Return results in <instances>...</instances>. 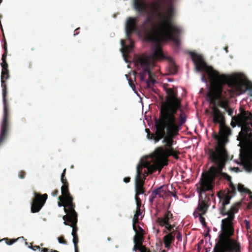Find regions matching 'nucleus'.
<instances>
[{
  "label": "nucleus",
  "mask_w": 252,
  "mask_h": 252,
  "mask_svg": "<svg viewBox=\"0 0 252 252\" xmlns=\"http://www.w3.org/2000/svg\"><path fill=\"white\" fill-rule=\"evenodd\" d=\"M174 0H155L151 4L153 11L156 13L158 20L156 27L152 18L147 16L144 21L137 26V17H128L126 24V31L129 45H126L123 40L121 41L122 49L126 62V54H128L133 47L134 42L131 39V34L135 32L144 37L147 41L155 42L158 44L150 57L158 60L163 56L159 44L162 42L172 41L177 45L180 44L179 36L182 32L181 28L173 22L176 15L174 4ZM134 9L139 15L148 12V4L144 0H134ZM148 56V55H147Z\"/></svg>",
  "instance_id": "obj_1"
},
{
  "label": "nucleus",
  "mask_w": 252,
  "mask_h": 252,
  "mask_svg": "<svg viewBox=\"0 0 252 252\" xmlns=\"http://www.w3.org/2000/svg\"><path fill=\"white\" fill-rule=\"evenodd\" d=\"M181 109V100L174 103L172 105L160 111V126L166 128V135L163 139L162 143L164 146H160L156 149L157 161L156 164L151 167V172L158 169H160L164 165L167 164L168 158L172 157L175 159L179 158L181 153L178 150L174 149V138L179 134L181 126L186 121V115L181 112L179 121L176 117L178 110Z\"/></svg>",
  "instance_id": "obj_2"
},
{
  "label": "nucleus",
  "mask_w": 252,
  "mask_h": 252,
  "mask_svg": "<svg viewBox=\"0 0 252 252\" xmlns=\"http://www.w3.org/2000/svg\"><path fill=\"white\" fill-rule=\"evenodd\" d=\"M190 55L197 71L204 72L208 76L212 77L217 83L221 86L223 83H227V85L231 88L232 92L237 95L244 94L247 90H249L250 92V95L252 96L251 82L245 81L238 74L230 76L221 74L212 66H208L201 55L190 52Z\"/></svg>",
  "instance_id": "obj_3"
},
{
  "label": "nucleus",
  "mask_w": 252,
  "mask_h": 252,
  "mask_svg": "<svg viewBox=\"0 0 252 252\" xmlns=\"http://www.w3.org/2000/svg\"><path fill=\"white\" fill-rule=\"evenodd\" d=\"M252 119L251 113L244 111L240 115L233 117L231 125L234 127L236 125L241 127L237 140L244 142V146L241 149L240 157L245 163L246 169L249 171L252 170V132L251 125L249 123Z\"/></svg>",
  "instance_id": "obj_4"
},
{
  "label": "nucleus",
  "mask_w": 252,
  "mask_h": 252,
  "mask_svg": "<svg viewBox=\"0 0 252 252\" xmlns=\"http://www.w3.org/2000/svg\"><path fill=\"white\" fill-rule=\"evenodd\" d=\"M229 155L210 159L211 161L217 165V167L212 166L210 167L207 173L200 184V191L205 192L212 190L216 178L221 177L227 181L231 182V177L227 173L222 172V170L226 162L231 160Z\"/></svg>",
  "instance_id": "obj_5"
},
{
  "label": "nucleus",
  "mask_w": 252,
  "mask_h": 252,
  "mask_svg": "<svg viewBox=\"0 0 252 252\" xmlns=\"http://www.w3.org/2000/svg\"><path fill=\"white\" fill-rule=\"evenodd\" d=\"M208 77L210 83L211 91L207 94V97L210 103L213 105L212 107L213 122L214 124H219L220 125L225 124L224 115L216 106L217 99L220 98L221 95V85L217 83L210 76Z\"/></svg>",
  "instance_id": "obj_6"
},
{
  "label": "nucleus",
  "mask_w": 252,
  "mask_h": 252,
  "mask_svg": "<svg viewBox=\"0 0 252 252\" xmlns=\"http://www.w3.org/2000/svg\"><path fill=\"white\" fill-rule=\"evenodd\" d=\"M239 208V203L235 204L228 211V217L221 220L222 232L219 235V238L227 241L230 240L233 243H240L237 240L231 238L234 233L233 221L235 218V214L238 211Z\"/></svg>",
  "instance_id": "obj_7"
},
{
  "label": "nucleus",
  "mask_w": 252,
  "mask_h": 252,
  "mask_svg": "<svg viewBox=\"0 0 252 252\" xmlns=\"http://www.w3.org/2000/svg\"><path fill=\"white\" fill-rule=\"evenodd\" d=\"M1 87L2 88V101L3 104V114L2 123L1 124V129L0 132V145L5 139L9 128V113L8 110V104L7 103V88L5 80H1Z\"/></svg>",
  "instance_id": "obj_8"
},
{
  "label": "nucleus",
  "mask_w": 252,
  "mask_h": 252,
  "mask_svg": "<svg viewBox=\"0 0 252 252\" xmlns=\"http://www.w3.org/2000/svg\"><path fill=\"white\" fill-rule=\"evenodd\" d=\"M154 162L153 163L151 164L150 163L146 162L145 164H138L136 168V176L135 178V186H144V181L146 176L148 173L152 174L157 170L160 171V169H158L153 172H151V167L156 164L157 161L156 151L154 154Z\"/></svg>",
  "instance_id": "obj_9"
},
{
  "label": "nucleus",
  "mask_w": 252,
  "mask_h": 252,
  "mask_svg": "<svg viewBox=\"0 0 252 252\" xmlns=\"http://www.w3.org/2000/svg\"><path fill=\"white\" fill-rule=\"evenodd\" d=\"M219 238L214 248V252H241L240 243H235L230 240Z\"/></svg>",
  "instance_id": "obj_10"
},
{
  "label": "nucleus",
  "mask_w": 252,
  "mask_h": 252,
  "mask_svg": "<svg viewBox=\"0 0 252 252\" xmlns=\"http://www.w3.org/2000/svg\"><path fill=\"white\" fill-rule=\"evenodd\" d=\"M212 137L217 140V145L214 149H208V155L210 159L229 155L224 142L222 141H220L221 139L220 135H219L216 132H214L212 133Z\"/></svg>",
  "instance_id": "obj_11"
},
{
  "label": "nucleus",
  "mask_w": 252,
  "mask_h": 252,
  "mask_svg": "<svg viewBox=\"0 0 252 252\" xmlns=\"http://www.w3.org/2000/svg\"><path fill=\"white\" fill-rule=\"evenodd\" d=\"M212 137L217 140V145L214 149H208V155L210 159L229 155L224 142L222 141H220L221 139L220 135H219L216 132H214L212 133Z\"/></svg>",
  "instance_id": "obj_12"
},
{
  "label": "nucleus",
  "mask_w": 252,
  "mask_h": 252,
  "mask_svg": "<svg viewBox=\"0 0 252 252\" xmlns=\"http://www.w3.org/2000/svg\"><path fill=\"white\" fill-rule=\"evenodd\" d=\"M160 111H159V117L156 119L155 126L156 129L155 133H151L150 129L146 128L145 131L147 133V137L150 140H154L155 143L158 142L166 135V128H163V126H160Z\"/></svg>",
  "instance_id": "obj_13"
},
{
  "label": "nucleus",
  "mask_w": 252,
  "mask_h": 252,
  "mask_svg": "<svg viewBox=\"0 0 252 252\" xmlns=\"http://www.w3.org/2000/svg\"><path fill=\"white\" fill-rule=\"evenodd\" d=\"M135 64L137 65H140L143 69L139 73L141 81H144L145 78L148 74L151 67L150 57L146 54L139 56L135 60Z\"/></svg>",
  "instance_id": "obj_14"
},
{
  "label": "nucleus",
  "mask_w": 252,
  "mask_h": 252,
  "mask_svg": "<svg viewBox=\"0 0 252 252\" xmlns=\"http://www.w3.org/2000/svg\"><path fill=\"white\" fill-rule=\"evenodd\" d=\"M168 86L167 84L163 85V89L167 94V96L165 98V101L162 103L160 110L164 109L172 105L174 103L181 100L180 98L177 97V92L173 89L168 88Z\"/></svg>",
  "instance_id": "obj_15"
},
{
  "label": "nucleus",
  "mask_w": 252,
  "mask_h": 252,
  "mask_svg": "<svg viewBox=\"0 0 252 252\" xmlns=\"http://www.w3.org/2000/svg\"><path fill=\"white\" fill-rule=\"evenodd\" d=\"M34 198L32 199L31 204V212L33 213L39 212L44 206L48 198L46 193L41 194L36 192H34Z\"/></svg>",
  "instance_id": "obj_16"
},
{
  "label": "nucleus",
  "mask_w": 252,
  "mask_h": 252,
  "mask_svg": "<svg viewBox=\"0 0 252 252\" xmlns=\"http://www.w3.org/2000/svg\"><path fill=\"white\" fill-rule=\"evenodd\" d=\"M204 192L200 191V188L199 189V199L198 204L196 208L194 213H197L199 216L204 215L207 212L208 209L210 205V199L208 196L206 195L204 199L201 198V193Z\"/></svg>",
  "instance_id": "obj_17"
},
{
  "label": "nucleus",
  "mask_w": 252,
  "mask_h": 252,
  "mask_svg": "<svg viewBox=\"0 0 252 252\" xmlns=\"http://www.w3.org/2000/svg\"><path fill=\"white\" fill-rule=\"evenodd\" d=\"M63 224L65 225H69L72 228V235H75L77 234L78 230L77 223L78 222V215L75 213L71 216L64 215L63 217Z\"/></svg>",
  "instance_id": "obj_18"
},
{
  "label": "nucleus",
  "mask_w": 252,
  "mask_h": 252,
  "mask_svg": "<svg viewBox=\"0 0 252 252\" xmlns=\"http://www.w3.org/2000/svg\"><path fill=\"white\" fill-rule=\"evenodd\" d=\"M58 206L59 207H64V211L66 213L65 215H69L70 216L77 213L75 210V204L72 201V204L68 205L67 200L64 198L59 199Z\"/></svg>",
  "instance_id": "obj_19"
},
{
  "label": "nucleus",
  "mask_w": 252,
  "mask_h": 252,
  "mask_svg": "<svg viewBox=\"0 0 252 252\" xmlns=\"http://www.w3.org/2000/svg\"><path fill=\"white\" fill-rule=\"evenodd\" d=\"M173 218V214L171 211L167 210L162 217H157L156 222L161 227H164L165 224L170 222Z\"/></svg>",
  "instance_id": "obj_20"
},
{
  "label": "nucleus",
  "mask_w": 252,
  "mask_h": 252,
  "mask_svg": "<svg viewBox=\"0 0 252 252\" xmlns=\"http://www.w3.org/2000/svg\"><path fill=\"white\" fill-rule=\"evenodd\" d=\"M219 133L221 136V139L220 141H222L225 145L228 141V136L231 134V129L225 126V124L220 125Z\"/></svg>",
  "instance_id": "obj_21"
},
{
  "label": "nucleus",
  "mask_w": 252,
  "mask_h": 252,
  "mask_svg": "<svg viewBox=\"0 0 252 252\" xmlns=\"http://www.w3.org/2000/svg\"><path fill=\"white\" fill-rule=\"evenodd\" d=\"M62 195L59 196L58 199L60 198H64L68 202V205L72 204V201L73 200V198L69 191V184L63 185L61 188Z\"/></svg>",
  "instance_id": "obj_22"
},
{
  "label": "nucleus",
  "mask_w": 252,
  "mask_h": 252,
  "mask_svg": "<svg viewBox=\"0 0 252 252\" xmlns=\"http://www.w3.org/2000/svg\"><path fill=\"white\" fill-rule=\"evenodd\" d=\"M225 84H227V83H224L221 85L220 97L217 99L216 106H219L224 109H227L229 107L228 100L227 98L222 97L223 86Z\"/></svg>",
  "instance_id": "obj_23"
},
{
  "label": "nucleus",
  "mask_w": 252,
  "mask_h": 252,
  "mask_svg": "<svg viewBox=\"0 0 252 252\" xmlns=\"http://www.w3.org/2000/svg\"><path fill=\"white\" fill-rule=\"evenodd\" d=\"M154 194L158 195L159 197L165 198L168 197L171 192L167 190V187L162 186L153 190Z\"/></svg>",
  "instance_id": "obj_24"
},
{
  "label": "nucleus",
  "mask_w": 252,
  "mask_h": 252,
  "mask_svg": "<svg viewBox=\"0 0 252 252\" xmlns=\"http://www.w3.org/2000/svg\"><path fill=\"white\" fill-rule=\"evenodd\" d=\"M175 231H173V232H170L164 236L163 241L166 248H170L171 244L175 240Z\"/></svg>",
  "instance_id": "obj_25"
},
{
  "label": "nucleus",
  "mask_w": 252,
  "mask_h": 252,
  "mask_svg": "<svg viewBox=\"0 0 252 252\" xmlns=\"http://www.w3.org/2000/svg\"><path fill=\"white\" fill-rule=\"evenodd\" d=\"M133 230L135 232V235L133 238V242L138 243L140 245L141 244H143L144 240V235L145 233H138L137 228H135V229H133Z\"/></svg>",
  "instance_id": "obj_26"
},
{
  "label": "nucleus",
  "mask_w": 252,
  "mask_h": 252,
  "mask_svg": "<svg viewBox=\"0 0 252 252\" xmlns=\"http://www.w3.org/2000/svg\"><path fill=\"white\" fill-rule=\"evenodd\" d=\"M218 196L220 199V202H221L223 205L229 204L230 203V200L232 198V196L230 195L229 194H225L222 197L220 196V195H219Z\"/></svg>",
  "instance_id": "obj_27"
},
{
  "label": "nucleus",
  "mask_w": 252,
  "mask_h": 252,
  "mask_svg": "<svg viewBox=\"0 0 252 252\" xmlns=\"http://www.w3.org/2000/svg\"><path fill=\"white\" fill-rule=\"evenodd\" d=\"M145 191L143 186H135V195L138 196L140 194L144 193Z\"/></svg>",
  "instance_id": "obj_28"
},
{
  "label": "nucleus",
  "mask_w": 252,
  "mask_h": 252,
  "mask_svg": "<svg viewBox=\"0 0 252 252\" xmlns=\"http://www.w3.org/2000/svg\"><path fill=\"white\" fill-rule=\"evenodd\" d=\"M22 239L23 241H25V240L24 239L23 237H19L16 239H10L7 238H4L3 240H4L6 243V244L8 245H11L13 244L14 243L16 242L17 240Z\"/></svg>",
  "instance_id": "obj_29"
},
{
  "label": "nucleus",
  "mask_w": 252,
  "mask_h": 252,
  "mask_svg": "<svg viewBox=\"0 0 252 252\" xmlns=\"http://www.w3.org/2000/svg\"><path fill=\"white\" fill-rule=\"evenodd\" d=\"M237 189L240 192L249 193H252V192L249 189L245 188L244 186L242 184H239Z\"/></svg>",
  "instance_id": "obj_30"
},
{
  "label": "nucleus",
  "mask_w": 252,
  "mask_h": 252,
  "mask_svg": "<svg viewBox=\"0 0 252 252\" xmlns=\"http://www.w3.org/2000/svg\"><path fill=\"white\" fill-rule=\"evenodd\" d=\"M73 236V243L74 246L75 252H79V249L78 247V243L79 242V238L78 235H72Z\"/></svg>",
  "instance_id": "obj_31"
},
{
  "label": "nucleus",
  "mask_w": 252,
  "mask_h": 252,
  "mask_svg": "<svg viewBox=\"0 0 252 252\" xmlns=\"http://www.w3.org/2000/svg\"><path fill=\"white\" fill-rule=\"evenodd\" d=\"M6 56H5V55H2V56L1 60L2 62L1 63L2 70L8 69V64L6 61Z\"/></svg>",
  "instance_id": "obj_32"
},
{
  "label": "nucleus",
  "mask_w": 252,
  "mask_h": 252,
  "mask_svg": "<svg viewBox=\"0 0 252 252\" xmlns=\"http://www.w3.org/2000/svg\"><path fill=\"white\" fill-rule=\"evenodd\" d=\"M229 187L231 189V190L228 191L227 194H229L230 195V194H232V195H235L236 193V189L235 186L232 183V182H230V183L229 184Z\"/></svg>",
  "instance_id": "obj_33"
},
{
  "label": "nucleus",
  "mask_w": 252,
  "mask_h": 252,
  "mask_svg": "<svg viewBox=\"0 0 252 252\" xmlns=\"http://www.w3.org/2000/svg\"><path fill=\"white\" fill-rule=\"evenodd\" d=\"M9 77L8 69L2 70L1 74V80H6Z\"/></svg>",
  "instance_id": "obj_34"
},
{
  "label": "nucleus",
  "mask_w": 252,
  "mask_h": 252,
  "mask_svg": "<svg viewBox=\"0 0 252 252\" xmlns=\"http://www.w3.org/2000/svg\"><path fill=\"white\" fill-rule=\"evenodd\" d=\"M225 206L226 205H223V204L221 203V207L219 209L220 214L223 216H228V211H226Z\"/></svg>",
  "instance_id": "obj_35"
},
{
  "label": "nucleus",
  "mask_w": 252,
  "mask_h": 252,
  "mask_svg": "<svg viewBox=\"0 0 252 252\" xmlns=\"http://www.w3.org/2000/svg\"><path fill=\"white\" fill-rule=\"evenodd\" d=\"M134 245L133 248V251H135V252L137 251H139L140 252H141V250L143 249L144 245L142 244H141V245L139 244L138 243H136V242H134Z\"/></svg>",
  "instance_id": "obj_36"
},
{
  "label": "nucleus",
  "mask_w": 252,
  "mask_h": 252,
  "mask_svg": "<svg viewBox=\"0 0 252 252\" xmlns=\"http://www.w3.org/2000/svg\"><path fill=\"white\" fill-rule=\"evenodd\" d=\"M139 216L134 215L132 220V227L133 229H135V228H137L136 224L139 223Z\"/></svg>",
  "instance_id": "obj_37"
},
{
  "label": "nucleus",
  "mask_w": 252,
  "mask_h": 252,
  "mask_svg": "<svg viewBox=\"0 0 252 252\" xmlns=\"http://www.w3.org/2000/svg\"><path fill=\"white\" fill-rule=\"evenodd\" d=\"M165 227V229H167L168 231L170 232H173V230L174 228L175 227V224H171L170 222L168 223V224H165V225L164 226Z\"/></svg>",
  "instance_id": "obj_38"
},
{
  "label": "nucleus",
  "mask_w": 252,
  "mask_h": 252,
  "mask_svg": "<svg viewBox=\"0 0 252 252\" xmlns=\"http://www.w3.org/2000/svg\"><path fill=\"white\" fill-rule=\"evenodd\" d=\"M145 82L147 84V87L148 88H151V84H154L156 82V81L153 79V78H150L149 77L148 79L145 81Z\"/></svg>",
  "instance_id": "obj_39"
},
{
  "label": "nucleus",
  "mask_w": 252,
  "mask_h": 252,
  "mask_svg": "<svg viewBox=\"0 0 252 252\" xmlns=\"http://www.w3.org/2000/svg\"><path fill=\"white\" fill-rule=\"evenodd\" d=\"M135 199L136 204V208H141V200L139 196H135Z\"/></svg>",
  "instance_id": "obj_40"
},
{
  "label": "nucleus",
  "mask_w": 252,
  "mask_h": 252,
  "mask_svg": "<svg viewBox=\"0 0 252 252\" xmlns=\"http://www.w3.org/2000/svg\"><path fill=\"white\" fill-rule=\"evenodd\" d=\"M3 49H4V53L2 55H5L7 56V43L5 39H4V43H3Z\"/></svg>",
  "instance_id": "obj_41"
},
{
  "label": "nucleus",
  "mask_w": 252,
  "mask_h": 252,
  "mask_svg": "<svg viewBox=\"0 0 252 252\" xmlns=\"http://www.w3.org/2000/svg\"><path fill=\"white\" fill-rule=\"evenodd\" d=\"M58 241L60 244L66 245L67 244L66 241L64 239L63 236H60L58 238Z\"/></svg>",
  "instance_id": "obj_42"
},
{
  "label": "nucleus",
  "mask_w": 252,
  "mask_h": 252,
  "mask_svg": "<svg viewBox=\"0 0 252 252\" xmlns=\"http://www.w3.org/2000/svg\"><path fill=\"white\" fill-rule=\"evenodd\" d=\"M225 110L227 112L228 115L231 116L232 118L233 117V108H229L228 107L227 109H225Z\"/></svg>",
  "instance_id": "obj_43"
},
{
  "label": "nucleus",
  "mask_w": 252,
  "mask_h": 252,
  "mask_svg": "<svg viewBox=\"0 0 252 252\" xmlns=\"http://www.w3.org/2000/svg\"><path fill=\"white\" fill-rule=\"evenodd\" d=\"M61 182L63 184V185H68V183L67 182V180L66 178V177L65 176H61Z\"/></svg>",
  "instance_id": "obj_44"
},
{
  "label": "nucleus",
  "mask_w": 252,
  "mask_h": 252,
  "mask_svg": "<svg viewBox=\"0 0 252 252\" xmlns=\"http://www.w3.org/2000/svg\"><path fill=\"white\" fill-rule=\"evenodd\" d=\"M128 80L129 86L132 88L133 90H134L135 89V86L133 81L131 78L128 79Z\"/></svg>",
  "instance_id": "obj_45"
},
{
  "label": "nucleus",
  "mask_w": 252,
  "mask_h": 252,
  "mask_svg": "<svg viewBox=\"0 0 252 252\" xmlns=\"http://www.w3.org/2000/svg\"><path fill=\"white\" fill-rule=\"evenodd\" d=\"M30 245L31 246H29V247L31 249H32V250H33V251H36V250H40V246H32V244L30 243Z\"/></svg>",
  "instance_id": "obj_46"
},
{
  "label": "nucleus",
  "mask_w": 252,
  "mask_h": 252,
  "mask_svg": "<svg viewBox=\"0 0 252 252\" xmlns=\"http://www.w3.org/2000/svg\"><path fill=\"white\" fill-rule=\"evenodd\" d=\"M26 173L24 171H20L19 172V177L21 179H24L25 177Z\"/></svg>",
  "instance_id": "obj_47"
},
{
  "label": "nucleus",
  "mask_w": 252,
  "mask_h": 252,
  "mask_svg": "<svg viewBox=\"0 0 252 252\" xmlns=\"http://www.w3.org/2000/svg\"><path fill=\"white\" fill-rule=\"evenodd\" d=\"M154 193H155V192L153 191L150 198V201L151 202H153L154 199L157 197L156 194H154Z\"/></svg>",
  "instance_id": "obj_48"
},
{
  "label": "nucleus",
  "mask_w": 252,
  "mask_h": 252,
  "mask_svg": "<svg viewBox=\"0 0 252 252\" xmlns=\"http://www.w3.org/2000/svg\"><path fill=\"white\" fill-rule=\"evenodd\" d=\"M136 226L137 229V232L138 233H145V231L139 225H138Z\"/></svg>",
  "instance_id": "obj_49"
},
{
  "label": "nucleus",
  "mask_w": 252,
  "mask_h": 252,
  "mask_svg": "<svg viewBox=\"0 0 252 252\" xmlns=\"http://www.w3.org/2000/svg\"><path fill=\"white\" fill-rule=\"evenodd\" d=\"M202 215L199 216V220L201 222V223L203 225H205L206 222L205 220V219L204 217L202 216Z\"/></svg>",
  "instance_id": "obj_50"
},
{
  "label": "nucleus",
  "mask_w": 252,
  "mask_h": 252,
  "mask_svg": "<svg viewBox=\"0 0 252 252\" xmlns=\"http://www.w3.org/2000/svg\"><path fill=\"white\" fill-rule=\"evenodd\" d=\"M134 215H136L138 216H140L141 215V209L139 208H136V210Z\"/></svg>",
  "instance_id": "obj_51"
},
{
  "label": "nucleus",
  "mask_w": 252,
  "mask_h": 252,
  "mask_svg": "<svg viewBox=\"0 0 252 252\" xmlns=\"http://www.w3.org/2000/svg\"><path fill=\"white\" fill-rule=\"evenodd\" d=\"M141 250V252H151L150 250L146 248L145 246H143V249Z\"/></svg>",
  "instance_id": "obj_52"
},
{
  "label": "nucleus",
  "mask_w": 252,
  "mask_h": 252,
  "mask_svg": "<svg viewBox=\"0 0 252 252\" xmlns=\"http://www.w3.org/2000/svg\"><path fill=\"white\" fill-rule=\"evenodd\" d=\"M148 77L151 78H153V76H155V74L154 73H153L151 70H150V68L149 69V72H148Z\"/></svg>",
  "instance_id": "obj_53"
},
{
  "label": "nucleus",
  "mask_w": 252,
  "mask_h": 252,
  "mask_svg": "<svg viewBox=\"0 0 252 252\" xmlns=\"http://www.w3.org/2000/svg\"><path fill=\"white\" fill-rule=\"evenodd\" d=\"M182 236L180 232H178L177 234V235H176V239L178 241H181L182 240Z\"/></svg>",
  "instance_id": "obj_54"
},
{
  "label": "nucleus",
  "mask_w": 252,
  "mask_h": 252,
  "mask_svg": "<svg viewBox=\"0 0 252 252\" xmlns=\"http://www.w3.org/2000/svg\"><path fill=\"white\" fill-rule=\"evenodd\" d=\"M58 193H59V190L58 189H56L54 191H53V192H52V195L53 196H56L58 194Z\"/></svg>",
  "instance_id": "obj_55"
},
{
  "label": "nucleus",
  "mask_w": 252,
  "mask_h": 252,
  "mask_svg": "<svg viewBox=\"0 0 252 252\" xmlns=\"http://www.w3.org/2000/svg\"><path fill=\"white\" fill-rule=\"evenodd\" d=\"M124 182H125L126 183H128L130 182V178L129 177H125L124 178V180H123Z\"/></svg>",
  "instance_id": "obj_56"
},
{
  "label": "nucleus",
  "mask_w": 252,
  "mask_h": 252,
  "mask_svg": "<svg viewBox=\"0 0 252 252\" xmlns=\"http://www.w3.org/2000/svg\"><path fill=\"white\" fill-rule=\"evenodd\" d=\"M201 79H202V81H203L205 83L207 82V79L204 74L202 75Z\"/></svg>",
  "instance_id": "obj_57"
},
{
  "label": "nucleus",
  "mask_w": 252,
  "mask_h": 252,
  "mask_svg": "<svg viewBox=\"0 0 252 252\" xmlns=\"http://www.w3.org/2000/svg\"><path fill=\"white\" fill-rule=\"evenodd\" d=\"M50 252V250L48 248H44L41 249V252Z\"/></svg>",
  "instance_id": "obj_58"
},
{
  "label": "nucleus",
  "mask_w": 252,
  "mask_h": 252,
  "mask_svg": "<svg viewBox=\"0 0 252 252\" xmlns=\"http://www.w3.org/2000/svg\"><path fill=\"white\" fill-rule=\"evenodd\" d=\"M172 67L173 68V72L174 73H176L177 71V68L175 66V65L174 64V65H172Z\"/></svg>",
  "instance_id": "obj_59"
},
{
  "label": "nucleus",
  "mask_w": 252,
  "mask_h": 252,
  "mask_svg": "<svg viewBox=\"0 0 252 252\" xmlns=\"http://www.w3.org/2000/svg\"><path fill=\"white\" fill-rule=\"evenodd\" d=\"M80 29L79 28L76 29L75 31H74V35H77L78 34L79 32H78V31Z\"/></svg>",
  "instance_id": "obj_60"
},
{
  "label": "nucleus",
  "mask_w": 252,
  "mask_h": 252,
  "mask_svg": "<svg viewBox=\"0 0 252 252\" xmlns=\"http://www.w3.org/2000/svg\"><path fill=\"white\" fill-rule=\"evenodd\" d=\"M232 170L235 171V172H238L240 171V169L238 167H233Z\"/></svg>",
  "instance_id": "obj_61"
},
{
  "label": "nucleus",
  "mask_w": 252,
  "mask_h": 252,
  "mask_svg": "<svg viewBox=\"0 0 252 252\" xmlns=\"http://www.w3.org/2000/svg\"><path fill=\"white\" fill-rule=\"evenodd\" d=\"M246 222V225L247 228H249L250 227L249 225V222L247 220H245Z\"/></svg>",
  "instance_id": "obj_62"
},
{
  "label": "nucleus",
  "mask_w": 252,
  "mask_h": 252,
  "mask_svg": "<svg viewBox=\"0 0 252 252\" xmlns=\"http://www.w3.org/2000/svg\"><path fill=\"white\" fill-rule=\"evenodd\" d=\"M65 173H66V169L65 168L63 170V172L62 174V175L61 176H65Z\"/></svg>",
  "instance_id": "obj_63"
},
{
  "label": "nucleus",
  "mask_w": 252,
  "mask_h": 252,
  "mask_svg": "<svg viewBox=\"0 0 252 252\" xmlns=\"http://www.w3.org/2000/svg\"><path fill=\"white\" fill-rule=\"evenodd\" d=\"M50 252H58L57 250H53L51 249Z\"/></svg>",
  "instance_id": "obj_64"
}]
</instances>
